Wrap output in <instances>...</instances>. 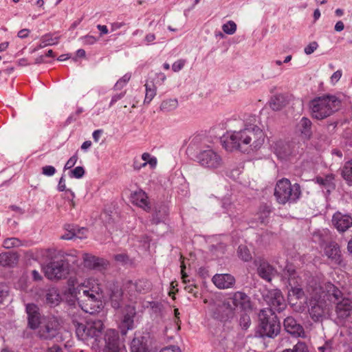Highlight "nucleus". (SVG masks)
<instances>
[{"label": "nucleus", "instance_id": "1", "mask_svg": "<svg viewBox=\"0 0 352 352\" xmlns=\"http://www.w3.org/2000/svg\"><path fill=\"white\" fill-rule=\"evenodd\" d=\"M77 338L102 352H122L120 348V336L118 331L113 329L104 330L101 320L89 319L85 323H74Z\"/></svg>", "mask_w": 352, "mask_h": 352}, {"label": "nucleus", "instance_id": "2", "mask_svg": "<svg viewBox=\"0 0 352 352\" xmlns=\"http://www.w3.org/2000/svg\"><path fill=\"white\" fill-rule=\"evenodd\" d=\"M258 325L256 336L265 338H274L280 331V323L272 309H261L258 314Z\"/></svg>", "mask_w": 352, "mask_h": 352}, {"label": "nucleus", "instance_id": "3", "mask_svg": "<svg viewBox=\"0 0 352 352\" xmlns=\"http://www.w3.org/2000/svg\"><path fill=\"white\" fill-rule=\"evenodd\" d=\"M340 101L334 96L316 97L310 102L311 116L317 120H323L337 111Z\"/></svg>", "mask_w": 352, "mask_h": 352}, {"label": "nucleus", "instance_id": "4", "mask_svg": "<svg viewBox=\"0 0 352 352\" xmlns=\"http://www.w3.org/2000/svg\"><path fill=\"white\" fill-rule=\"evenodd\" d=\"M274 196L278 203H296L301 196V188L299 184L292 185L288 179L278 180L274 188Z\"/></svg>", "mask_w": 352, "mask_h": 352}, {"label": "nucleus", "instance_id": "5", "mask_svg": "<svg viewBox=\"0 0 352 352\" xmlns=\"http://www.w3.org/2000/svg\"><path fill=\"white\" fill-rule=\"evenodd\" d=\"M246 136V127L238 131H233L230 135L223 136L221 143L223 148L228 151L239 150L243 153H250L248 141Z\"/></svg>", "mask_w": 352, "mask_h": 352}, {"label": "nucleus", "instance_id": "6", "mask_svg": "<svg viewBox=\"0 0 352 352\" xmlns=\"http://www.w3.org/2000/svg\"><path fill=\"white\" fill-rule=\"evenodd\" d=\"M225 309L234 312L239 307L243 311L252 310L250 298L243 292H236L224 298L221 304Z\"/></svg>", "mask_w": 352, "mask_h": 352}, {"label": "nucleus", "instance_id": "7", "mask_svg": "<svg viewBox=\"0 0 352 352\" xmlns=\"http://www.w3.org/2000/svg\"><path fill=\"white\" fill-rule=\"evenodd\" d=\"M69 263L63 258L52 261L45 268V276L50 280L65 278L69 272Z\"/></svg>", "mask_w": 352, "mask_h": 352}, {"label": "nucleus", "instance_id": "8", "mask_svg": "<svg viewBox=\"0 0 352 352\" xmlns=\"http://www.w3.org/2000/svg\"><path fill=\"white\" fill-rule=\"evenodd\" d=\"M196 158L201 166L209 169H217L223 164L221 155L212 149L201 151Z\"/></svg>", "mask_w": 352, "mask_h": 352}, {"label": "nucleus", "instance_id": "9", "mask_svg": "<svg viewBox=\"0 0 352 352\" xmlns=\"http://www.w3.org/2000/svg\"><path fill=\"white\" fill-rule=\"evenodd\" d=\"M59 322L55 316H47L43 319L38 330V336L41 339L51 340L58 333Z\"/></svg>", "mask_w": 352, "mask_h": 352}, {"label": "nucleus", "instance_id": "10", "mask_svg": "<svg viewBox=\"0 0 352 352\" xmlns=\"http://www.w3.org/2000/svg\"><path fill=\"white\" fill-rule=\"evenodd\" d=\"M250 152L258 150L264 143L265 133L256 125H245Z\"/></svg>", "mask_w": 352, "mask_h": 352}, {"label": "nucleus", "instance_id": "11", "mask_svg": "<svg viewBox=\"0 0 352 352\" xmlns=\"http://www.w3.org/2000/svg\"><path fill=\"white\" fill-rule=\"evenodd\" d=\"M153 338L148 332L135 336L131 343V352H151Z\"/></svg>", "mask_w": 352, "mask_h": 352}, {"label": "nucleus", "instance_id": "12", "mask_svg": "<svg viewBox=\"0 0 352 352\" xmlns=\"http://www.w3.org/2000/svg\"><path fill=\"white\" fill-rule=\"evenodd\" d=\"M254 264L256 267L258 276L267 282H270L276 272V269L267 261L261 258H256Z\"/></svg>", "mask_w": 352, "mask_h": 352}, {"label": "nucleus", "instance_id": "13", "mask_svg": "<svg viewBox=\"0 0 352 352\" xmlns=\"http://www.w3.org/2000/svg\"><path fill=\"white\" fill-rule=\"evenodd\" d=\"M84 266L89 270L102 271L107 268L109 262L101 257L85 253L82 255Z\"/></svg>", "mask_w": 352, "mask_h": 352}, {"label": "nucleus", "instance_id": "14", "mask_svg": "<svg viewBox=\"0 0 352 352\" xmlns=\"http://www.w3.org/2000/svg\"><path fill=\"white\" fill-rule=\"evenodd\" d=\"M25 311L28 315V327L32 330L38 329L43 322L38 305L34 303H28L25 306Z\"/></svg>", "mask_w": 352, "mask_h": 352}, {"label": "nucleus", "instance_id": "15", "mask_svg": "<svg viewBox=\"0 0 352 352\" xmlns=\"http://www.w3.org/2000/svg\"><path fill=\"white\" fill-rule=\"evenodd\" d=\"M125 311L120 324L122 335H126L129 330L134 329V317L136 314L135 307L127 305L125 306Z\"/></svg>", "mask_w": 352, "mask_h": 352}, {"label": "nucleus", "instance_id": "16", "mask_svg": "<svg viewBox=\"0 0 352 352\" xmlns=\"http://www.w3.org/2000/svg\"><path fill=\"white\" fill-rule=\"evenodd\" d=\"M109 303L116 311L121 309L124 305V293L121 287L113 285L109 289Z\"/></svg>", "mask_w": 352, "mask_h": 352}, {"label": "nucleus", "instance_id": "17", "mask_svg": "<svg viewBox=\"0 0 352 352\" xmlns=\"http://www.w3.org/2000/svg\"><path fill=\"white\" fill-rule=\"evenodd\" d=\"M285 330L294 338L303 337L305 331L302 326L292 317H287L283 321Z\"/></svg>", "mask_w": 352, "mask_h": 352}, {"label": "nucleus", "instance_id": "18", "mask_svg": "<svg viewBox=\"0 0 352 352\" xmlns=\"http://www.w3.org/2000/svg\"><path fill=\"white\" fill-rule=\"evenodd\" d=\"M332 223L339 232H344L352 226V217L340 212H336L332 217Z\"/></svg>", "mask_w": 352, "mask_h": 352}, {"label": "nucleus", "instance_id": "19", "mask_svg": "<svg viewBox=\"0 0 352 352\" xmlns=\"http://www.w3.org/2000/svg\"><path fill=\"white\" fill-rule=\"evenodd\" d=\"M312 122L306 118L302 117L296 126V133L304 140H309L312 137Z\"/></svg>", "mask_w": 352, "mask_h": 352}, {"label": "nucleus", "instance_id": "20", "mask_svg": "<svg viewBox=\"0 0 352 352\" xmlns=\"http://www.w3.org/2000/svg\"><path fill=\"white\" fill-rule=\"evenodd\" d=\"M214 285L221 289L232 287L236 282L235 278L230 274H217L212 279Z\"/></svg>", "mask_w": 352, "mask_h": 352}, {"label": "nucleus", "instance_id": "21", "mask_svg": "<svg viewBox=\"0 0 352 352\" xmlns=\"http://www.w3.org/2000/svg\"><path fill=\"white\" fill-rule=\"evenodd\" d=\"M352 309V301L348 298H342L336 303V312L338 318L340 320H345L350 316V312Z\"/></svg>", "mask_w": 352, "mask_h": 352}, {"label": "nucleus", "instance_id": "22", "mask_svg": "<svg viewBox=\"0 0 352 352\" xmlns=\"http://www.w3.org/2000/svg\"><path fill=\"white\" fill-rule=\"evenodd\" d=\"M131 200L133 204L143 208L146 212H149L151 209L147 195L142 190L133 192L131 195Z\"/></svg>", "mask_w": 352, "mask_h": 352}, {"label": "nucleus", "instance_id": "23", "mask_svg": "<svg viewBox=\"0 0 352 352\" xmlns=\"http://www.w3.org/2000/svg\"><path fill=\"white\" fill-rule=\"evenodd\" d=\"M324 254L336 264H341L342 255L338 243H327L324 248Z\"/></svg>", "mask_w": 352, "mask_h": 352}, {"label": "nucleus", "instance_id": "24", "mask_svg": "<svg viewBox=\"0 0 352 352\" xmlns=\"http://www.w3.org/2000/svg\"><path fill=\"white\" fill-rule=\"evenodd\" d=\"M234 317V312L225 309L221 304L212 312V318L222 322H230Z\"/></svg>", "mask_w": 352, "mask_h": 352}, {"label": "nucleus", "instance_id": "25", "mask_svg": "<svg viewBox=\"0 0 352 352\" xmlns=\"http://www.w3.org/2000/svg\"><path fill=\"white\" fill-rule=\"evenodd\" d=\"M269 305L278 312L282 311L285 307L284 298L280 291H274L270 294Z\"/></svg>", "mask_w": 352, "mask_h": 352}, {"label": "nucleus", "instance_id": "26", "mask_svg": "<svg viewBox=\"0 0 352 352\" xmlns=\"http://www.w3.org/2000/svg\"><path fill=\"white\" fill-rule=\"evenodd\" d=\"M88 230L82 227L76 229L74 226L68 230V232L60 236V239L72 240V239H83L87 238Z\"/></svg>", "mask_w": 352, "mask_h": 352}, {"label": "nucleus", "instance_id": "27", "mask_svg": "<svg viewBox=\"0 0 352 352\" xmlns=\"http://www.w3.org/2000/svg\"><path fill=\"white\" fill-rule=\"evenodd\" d=\"M168 214V208L163 203L157 204L154 208L151 222L157 224L162 221Z\"/></svg>", "mask_w": 352, "mask_h": 352}, {"label": "nucleus", "instance_id": "28", "mask_svg": "<svg viewBox=\"0 0 352 352\" xmlns=\"http://www.w3.org/2000/svg\"><path fill=\"white\" fill-rule=\"evenodd\" d=\"M311 307L309 309L310 317L314 322H318L324 315V308L322 304L318 301H314L310 302Z\"/></svg>", "mask_w": 352, "mask_h": 352}, {"label": "nucleus", "instance_id": "29", "mask_svg": "<svg viewBox=\"0 0 352 352\" xmlns=\"http://www.w3.org/2000/svg\"><path fill=\"white\" fill-rule=\"evenodd\" d=\"M274 150L275 154L281 160H285L292 155L289 144L281 141L276 144Z\"/></svg>", "mask_w": 352, "mask_h": 352}, {"label": "nucleus", "instance_id": "30", "mask_svg": "<svg viewBox=\"0 0 352 352\" xmlns=\"http://www.w3.org/2000/svg\"><path fill=\"white\" fill-rule=\"evenodd\" d=\"M100 298L101 296L98 291H97L96 294H94V292L91 293V294H90V296L87 298L86 302L87 305H90L91 310L90 313L98 311L102 307V302Z\"/></svg>", "mask_w": 352, "mask_h": 352}, {"label": "nucleus", "instance_id": "31", "mask_svg": "<svg viewBox=\"0 0 352 352\" xmlns=\"http://www.w3.org/2000/svg\"><path fill=\"white\" fill-rule=\"evenodd\" d=\"M327 292L329 297V300L334 303L340 302L343 298V294L335 285L329 283L327 285Z\"/></svg>", "mask_w": 352, "mask_h": 352}, {"label": "nucleus", "instance_id": "32", "mask_svg": "<svg viewBox=\"0 0 352 352\" xmlns=\"http://www.w3.org/2000/svg\"><path fill=\"white\" fill-rule=\"evenodd\" d=\"M333 180L334 176L333 174L326 175L324 177L318 176L316 178V182L320 186H323L329 193L335 188Z\"/></svg>", "mask_w": 352, "mask_h": 352}, {"label": "nucleus", "instance_id": "33", "mask_svg": "<svg viewBox=\"0 0 352 352\" xmlns=\"http://www.w3.org/2000/svg\"><path fill=\"white\" fill-rule=\"evenodd\" d=\"M61 300L60 296L58 290L55 288H50L45 294V302L50 307L58 305Z\"/></svg>", "mask_w": 352, "mask_h": 352}, {"label": "nucleus", "instance_id": "34", "mask_svg": "<svg viewBox=\"0 0 352 352\" xmlns=\"http://www.w3.org/2000/svg\"><path fill=\"white\" fill-rule=\"evenodd\" d=\"M287 104L286 97L283 94L274 96L270 102V107L274 111H279Z\"/></svg>", "mask_w": 352, "mask_h": 352}, {"label": "nucleus", "instance_id": "35", "mask_svg": "<svg viewBox=\"0 0 352 352\" xmlns=\"http://www.w3.org/2000/svg\"><path fill=\"white\" fill-rule=\"evenodd\" d=\"M58 39L59 37H53V35L50 33L46 34L41 36L39 45L32 50V52L48 45L57 44Z\"/></svg>", "mask_w": 352, "mask_h": 352}, {"label": "nucleus", "instance_id": "36", "mask_svg": "<svg viewBox=\"0 0 352 352\" xmlns=\"http://www.w3.org/2000/svg\"><path fill=\"white\" fill-rule=\"evenodd\" d=\"M237 255L244 262H249L252 259V252L245 243H241L237 249Z\"/></svg>", "mask_w": 352, "mask_h": 352}, {"label": "nucleus", "instance_id": "37", "mask_svg": "<svg viewBox=\"0 0 352 352\" xmlns=\"http://www.w3.org/2000/svg\"><path fill=\"white\" fill-rule=\"evenodd\" d=\"M18 261V256L16 254L10 252H3L0 254V265L2 266H12Z\"/></svg>", "mask_w": 352, "mask_h": 352}, {"label": "nucleus", "instance_id": "38", "mask_svg": "<svg viewBox=\"0 0 352 352\" xmlns=\"http://www.w3.org/2000/svg\"><path fill=\"white\" fill-rule=\"evenodd\" d=\"M291 286L290 289H288V300L291 302L294 300H300L305 296L303 289L300 286Z\"/></svg>", "mask_w": 352, "mask_h": 352}, {"label": "nucleus", "instance_id": "39", "mask_svg": "<svg viewBox=\"0 0 352 352\" xmlns=\"http://www.w3.org/2000/svg\"><path fill=\"white\" fill-rule=\"evenodd\" d=\"M272 212V210L270 206L263 204L261 205L259 208V210L258 212V219L261 223L266 224L268 222V219Z\"/></svg>", "mask_w": 352, "mask_h": 352}, {"label": "nucleus", "instance_id": "40", "mask_svg": "<svg viewBox=\"0 0 352 352\" xmlns=\"http://www.w3.org/2000/svg\"><path fill=\"white\" fill-rule=\"evenodd\" d=\"M178 106L177 99H168L163 100L160 104V110L164 112H169L175 110Z\"/></svg>", "mask_w": 352, "mask_h": 352}, {"label": "nucleus", "instance_id": "41", "mask_svg": "<svg viewBox=\"0 0 352 352\" xmlns=\"http://www.w3.org/2000/svg\"><path fill=\"white\" fill-rule=\"evenodd\" d=\"M130 286H133L136 292L139 293L145 292L149 289V283L144 280H138L134 283L132 280L128 281Z\"/></svg>", "mask_w": 352, "mask_h": 352}, {"label": "nucleus", "instance_id": "42", "mask_svg": "<svg viewBox=\"0 0 352 352\" xmlns=\"http://www.w3.org/2000/svg\"><path fill=\"white\" fill-rule=\"evenodd\" d=\"M341 175L348 183L352 182V160L345 162Z\"/></svg>", "mask_w": 352, "mask_h": 352}, {"label": "nucleus", "instance_id": "43", "mask_svg": "<svg viewBox=\"0 0 352 352\" xmlns=\"http://www.w3.org/2000/svg\"><path fill=\"white\" fill-rule=\"evenodd\" d=\"M239 324L243 331H247L251 325V319L250 315L244 311L240 314Z\"/></svg>", "mask_w": 352, "mask_h": 352}, {"label": "nucleus", "instance_id": "44", "mask_svg": "<svg viewBox=\"0 0 352 352\" xmlns=\"http://www.w3.org/2000/svg\"><path fill=\"white\" fill-rule=\"evenodd\" d=\"M202 140L203 137L200 135H197L192 137L187 147V153H192V151L198 149L201 146Z\"/></svg>", "mask_w": 352, "mask_h": 352}, {"label": "nucleus", "instance_id": "45", "mask_svg": "<svg viewBox=\"0 0 352 352\" xmlns=\"http://www.w3.org/2000/svg\"><path fill=\"white\" fill-rule=\"evenodd\" d=\"M145 87H146V94H145L144 103L149 104L156 95V92H157L156 87L154 85H152L151 86L148 83H146L145 85Z\"/></svg>", "mask_w": 352, "mask_h": 352}, {"label": "nucleus", "instance_id": "46", "mask_svg": "<svg viewBox=\"0 0 352 352\" xmlns=\"http://www.w3.org/2000/svg\"><path fill=\"white\" fill-rule=\"evenodd\" d=\"M131 75L129 73L124 74L120 78L114 85L115 90H119L123 88L131 79Z\"/></svg>", "mask_w": 352, "mask_h": 352}, {"label": "nucleus", "instance_id": "47", "mask_svg": "<svg viewBox=\"0 0 352 352\" xmlns=\"http://www.w3.org/2000/svg\"><path fill=\"white\" fill-rule=\"evenodd\" d=\"M223 31L228 34H233L236 30V25L233 21H229L222 26Z\"/></svg>", "mask_w": 352, "mask_h": 352}, {"label": "nucleus", "instance_id": "48", "mask_svg": "<svg viewBox=\"0 0 352 352\" xmlns=\"http://www.w3.org/2000/svg\"><path fill=\"white\" fill-rule=\"evenodd\" d=\"M85 169L82 166H77L69 173L70 177L76 179L82 178L85 175Z\"/></svg>", "mask_w": 352, "mask_h": 352}, {"label": "nucleus", "instance_id": "49", "mask_svg": "<svg viewBox=\"0 0 352 352\" xmlns=\"http://www.w3.org/2000/svg\"><path fill=\"white\" fill-rule=\"evenodd\" d=\"M57 189L59 192L68 191L70 192L72 198L75 197L74 192L71 189L66 188L65 179L64 175H62L61 177L60 178Z\"/></svg>", "mask_w": 352, "mask_h": 352}, {"label": "nucleus", "instance_id": "50", "mask_svg": "<svg viewBox=\"0 0 352 352\" xmlns=\"http://www.w3.org/2000/svg\"><path fill=\"white\" fill-rule=\"evenodd\" d=\"M83 45H94L98 39L91 35H86L80 38Z\"/></svg>", "mask_w": 352, "mask_h": 352}, {"label": "nucleus", "instance_id": "51", "mask_svg": "<svg viewBox=\"0 0 352 352\" xmlns=\"http://www.w3.org/2000/svg\"><path fill=\"white\" fill-rule=\"evenodd\" d=\"M56 171L53 166L47 165L42 167V174L45 176L51 177L55 174Z\"/></svg>", "mask_w": 352, "mask_h": 352}, {"label": "nucleus", "instance_id": "52", "mask_svg": "<svg viewBox=\"0 0 352 352\" xmlns=\"http://www.w3.org/2000/svg\"><path fill=\"white\" fill-rule=\"evenodd\" d=\"M8 294V287L4 283H0V304Z\"/></svg>", "mask_w": 352, "mask_h": 352}, {"label": "nucleus", "instance_id": "53", "mask_svg": "<svg viewBox=\"0 0 352 352\" xmlns=\"http://www.w3.org/2000/svg\"><path fill=\"white\" fill-rule=\"evenodd\" d=\"M318 47L317 42L313 41L305 47L304 52L306 54H311Z\"/></svg>", "mask_w": 352, "mask_h": 352}, {"label": "nucleus", "instance_id": "54", "mask_svg": "<svg viewBox=\"0 0 352 352\" xmlns=\"http://www.w3.org/2000/svg\"><path fill=\"white\" fill-rule=\"evenodd\" d=\"M185 63H186L185 60H184V59L178 60L173 64L172 69L175 72H177L180 71L184 67V66L185 65Z\"/></svg>", "mask_w": 352, "mask_h": 352}, {"label": "nucleus", "instance_id": "55", "mask_svg": "<svg viewBox=\"0 0 352 352\" xmlns=\"http://www.w3.org/2000/svg\"><path fill=\"white\" fill-rule=\"evenodd\" d=\"M78 160V155L76 153L73 156H72L66 162L64 168L65 169H70L72 168L76 163Z\"/></svg>", "mask_w": 352, "mask_h": 352}, {"label": "nucleus", "instance_id": "56", "mask_svg": "<svg viewBox=\"0 0 352 352\" xmlns=\"http://www.w3.org/2000/svg\"><path fill=\"white\" fill-rule=\"evenodd\" d=\"M292 350L294 352H307V346L302 342H298Z\"/></svg>", "mask_w": 352, "mask_h": 352}, {"label": "nucleus", "instance_id": "57", "mask_svg": "<svg viewBox=\"0 0 352 352\" xmlns=\"http://www.w3.org/2000/svg\"><path fill=\"white\" fill-rule=\"evenodd\" d=\"M114 259L117 262L125 264L127 263L129 258L128 255L126 254H118L114 255Z\"/></svg>", "mask_w": 352, "mask_h": 352}, {"label": "nucleus", "instance_id": "58", "mask_svg": "<svg viewBox=\"0 0 352 352\" xmlns=\"http://www.w3.org/2000/svg\"><path fill=\"white\" fill-rule=\"evenodd\" d=\"M160 352H181V350L177 346L170 345L162 349Z\"/></svg>", "mask_w": 352, "mask_h": 352}, {"label": "nucleus", "instance_id": "59", "mask_svg": "<svg viewBox=\"0 0 352 352\" xmlns=\"http://www.w3.org/2000/svg\"><path fill=\"white\" fill-rule=\"evenodd\" d=\"M125 94H126V91H124V92H122V93H120V94L114 95L112 97V98H111V100L110 102L109 106L111 107L117 101H118L119 100L122 99L125 96Z\"/></svg>", "mask_w": 352, "mask_h": 352}, {"label": "nucleus", "instance_id": "60", "mask_svg": "<svg viewBox=\"0 0 352 352\" xmlns=\"http://www.w3.org/2000/svg\"><path fill=\"white\" fill-rule=\"evenodd\" d=\"M197 274L202 278H206L209 276L208 270L205 267H200L198 269Z\"/></svg>", "mask_w": 352, "mask_h": 352}, {"label": "nucleus", "instance_id": "61", "mask_svg": "<svg viewBox=\"0 0 352 352\" xmlns=\"http://www.w3.org/2000/svg\"><path fill=\"white\" fill-rule=\"evenodd\" d=\"M151 158V155L148 153H144L142 155V160L144 161V162L142 164L140 165L139 167H135V169H140L141 167H144V166H146V164H147V162L149 160V159Z\"/></svg>", "mask_w": 352, "mask_h": 352}, {"label": "nucleus", "instance_id": "62", "mask_svg": "<svg viewBox=\"0 0 352 352\" xmlns=\"http://www.w3.org/2000/svg\"><path fill=\"white\" fill-rule=\"evenodd\" d=\"M185 270H186V265L184 263H182L181 265L182 278L184 283H187L188 282H190V280L186 279L188 277V274L185 272Z\"/></svg>", "mask_w": 352, "mask_h": 352}, {"label": "nucleus", "instance_id": "63", "mask_svg": "<svg viewBox=\"0 0 352 352\" xmlns=\"http://www.w3.org/2000/svg\"><path fill=\"white\" fill-rule=\"evenodd\" d=\"M30 30L29 29H22L19 31L17 36L20 38H25L28 37Z\"/></svg>", "mask_w": 352, "mask_h": 352}, {"label": "nucleus", "instance_id": "64", "mask_svg": "<svg viewBox=\"0 0 352 352\" xmlns=\"http://www.w3.org/2000/svg\"><path fill=\"white\" fill-rule=\"evenodd\" d=\"M103 131L102 129H98L94 131L92 136L93 139L96 142H98L101 135L102 134Z\"/></svg>", "mask_w": 352, "mask_h": 352}]
</instances>
